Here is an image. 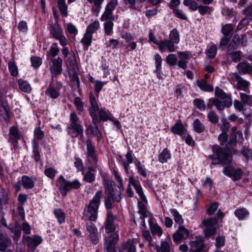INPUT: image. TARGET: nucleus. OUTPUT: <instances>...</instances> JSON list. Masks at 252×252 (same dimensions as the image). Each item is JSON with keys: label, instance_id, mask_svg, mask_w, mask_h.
<instances>
[{"label": "nucleus", "instance_id": "f257e3e1", "mask_svg": "<svg viewBox=\"0 0 252 252\" xmlns=\"http://www.w3.org/2000/svg\"><path fill=\"white\" fill-rule=\"evenodd\" d=\"M212 150L213 154L208 156V158L211 160V165L224 166L232 163L233 155L231 150L227 145L220 147L215 144L212 146Z\"/></svg>", "mask_w": 252, "mask_h": 252}, {"label": "nucleus", "instance_id": "f03ea898", "mask_svg": "<svg viewBox=\"0 0 252 252\" xmlns=\"http://www.w3.org/2000/svg\"><path fill=\"white\" fill-rule=\"evenodd\" d=\"M89 97L91 106L89 108V112L92 119L93 123L96 125L101 121H112V115L109 111H106L102 108L99 109L96 99L92 93H90Z\"/></svg>", "mask_w": 252, "mask_h": 252}, {"label": "nucleus", "instance_id": "7ed1b4c3", "mask_svg": "<svg viewBox=\"0 0 252 252\" xmlns=\"http://www.w3.org/2000/svg\"><path fill=\"white\" fill-rule=\"evenodd\" d=\"M67 132L71 137H78L82 143L85 142L83 128L79 118L74 112H72L70 115V124L67 128Z\"/></svg>", "mask_w": 252, "mask_h": 252}, {"label": "nucleus", "instance_id": "20e7f679", "mask_svg": "<svg viewBox=\"0 0 252 252\" xmlns=\"http://www.w3.org/2000/svg\"><path fill=\"white\" fill-rule=\"evenodd\" d=\"M103 195L102 189H99L95 193L87 206V214L90 221H95L97 218L98 210Z\"/></svg>", "mask_w": 252, "mask_h": 252}, {"label": "nucleus", "instance_id": "39448f33", "mask_svg": "<svg viewBox=\"0 0 252 252\" xmlns=\"http://www.w3.org/2000/svg\"><path fill=\"white\" fill-rule=\"evenodd\" d=\"M57 185L63 196L67 195L68 192L72 190H77L81 186V183L78 179L69 181L65 179L63 175H61L57 180Z\"/></svg>", "mask_w": 252, "mask_h": 252}, {"label": "nucleus", "instance_id": "423d86ee", "mask_svg": "<svg viewBox=\"0 0 252 252\" xmlns=\"http://www.w3.org/2000/svg\"><path fill=\"white\" fill-rule=\"evenodd\" d=\"M106 196L104 197V202L107 210H111L113 206V203L119 202L121 200V189H114L113 188L105 190Z\"/></svg>", "mask_w": 252, "mask_h": 252}, {"label": "nucleus", "instance_id": "0eeeda50", "mask_svg": "<svg viewBox=\"0 0 252 252\" xmlns=\"http://www.w3.org/2000/svg\"><path fill=\"white\" fill-rule=\"evenodd\" d=\"M222 173L233 182L240 180L244 174V171L241 168L236 167L231 163L223 166Z\"/></svg>", "mask_w": 252, "mask_h": 252}, {"label": "nucleus", "instance_id": "6e6552de", "mask_svg": "<svg viewBox=\"0 0 252 252\" xmlns=\"http://www.w3.org/2000/svg\"><path fill=\"white\" fill-rule=\"evenodd\" d=\"M49 30L53 37L58 40L61 45L63 46L66 45L67 40L64 35L63 30L58 23L50 25Z\"/></svg>", "mask_w": 252, "mask_h": 252}, {"label": "nucleus", "instance_id": "1a4fd4ad", "mask_svg": "<svg viewBox=\"0 0 252 252\" xmlns=\"http://www.w3.org/2000/svg\"><path fill=\"white\" fill-rule=\"evenodd\" d=\"M87 153L88 162L91 164L94 165V167L98 168L99 166L97 164V158L95 153V148L90 139L87 140Z\"/></svg>", "mask_w": 252, "mask_h": 252}, {"label": "nucleus", "instance_id": "9d476101", "mask_svg": "<svg viewBox=\"0 0 252 252\" xmlns=\"http://www.w3.org/2000/svg\"><path fill=\"white\" fill-rule=\"evenodd\" d=\"M116 219V216L113 215L111 210H107L106 219L104 223L106 233H110L116 230V225L115 221Z\"/></svg>", "mask_w": 252, "mask_h": 252}, {"label": "nucleus", "instance_id": "9b49d317", "mask_svg": "<svg viewBox=\"0 0 252 252\" xmlns=\"http://www.w3.org/2000/svg\"><path fill=\"white\" fill-rule=\"evenodd\" d=\"M171 131L181 136L185 139L186 143L189 145V136L187 133V129L184 127L182 123L177 122L171 127Z\"/></svg>", "mask_w": 252, "mask_h": 252}, {"label": "nucleus", "instance_id": "f8f14e48", "mask_svg": "<svg viewBox=\"0 0 252 252\" xmlns=\"http://www.w3.org/2000/svg\"><path fill=\"white\" fill-rule=\"evenodd\" d=\"M62 87L60 83L54 84L53 81L51 82L47 88L45 94L46 96L52 99H56L60 95V90Z\"/></svg>", "mask_w": 252, "mask_h": 252}, {"label": "nucleus", "instance_id": "ddd939ff", "mask_svg": "<svg viewBox=\"0 0 252 252\" xmlns=\"http://www.w3.org/2000/svg\"><path fill=\"white\" fill-rule=\"evenodd\" d=\"M50 62V70L53 76H57L62 72L63 60L60 57L57 59H51Z\"/></svg>", "mask_w": 252, "mask_h": 252}, {"label": "nucleus", "instance_id": "4468645a", "mask_svg": "<svg viewBox=\"0 0 252 252\" xmlns=\"http://www.w3.org/2000/svg\"><path fill=\"white\" fill-rule=\"evenodd\" d=\"M87 231L89 233V239L94 245L98 243V233L95 225L91 221L88 222L86 224Z\"/></svg>", "mask_w": 252, "mask_h": 252}, {"label": "nucleus", "instance_id": "2eb2a0df", "mask_svg": "<svg viewBox=\"0 0 252 252\" xmlns=\"http://www.w3.org/2000/svg\"><path fill=\"white\" fill-rule=\"evenodd\" d=\"M22 135L18 129L15 126H11L9 129L8 142L13 144L14 148H17L18 140L20 139Z\"/></svg>", "mask_w": 252, "mask_h": 252}, {"label": "nucleus", "instance_id": "dca6fc26", "mask_svg": "<svg viewBox=\"0 0 252 252\" xmlns=\"http://www.w3.org/2000/svg\"><path fill=\"white\" fill-rule=\"evenodd\" d=\"M24 242L27 246L31 249H33L38 246L42 242V239L41 237L34 235L32 237L30 236H23Z\"/></svg>", "mask_w": 252, "mask_h": 252}, {"label": "nucleus", "instance_id": "f3484780", "mask_svg": "<svg viewBox=\"0 0 252 252\" xmlns=\"http://www.w3.org/2000/svg\"><path fill=\"white\" fill-rule=\"evenodd\" d=\"M130 184L134 188L137 193L138 194L140 199L145 203H147V200L143 191L142 188L139 181L136 180L134 177L130 176L129 177Z\"/></svg>", "mask_w": 252, "mask_h": 252}, {"label": "nucleus", "instance_id": "a211bd4d", "mask_svg": "<svg viewBox=\"0 0 252 252\" xmlns=\"http://www.w3.org/2000/svg\"><path fill=\"white\" fill-rule=\"evenodd\" d=\"M221 100L218 98L215 97V101L213 102L216 107L217 109L219 111H223L226 107L229 108L232 104L231 97H227V99H221Z\"/></svg>", "mask_w": 252, "mask_h": 252}, {"label": "nucleus", "instance_id": "6ab92c4d", "mask_svg": "<svg viewBox=\"0 0 252 252\" xmlns=\"http://www.w3.org/2000/svg\"><path fill=\"white\" fill-rule=\"evenodd\" d=\"M175 44V43L172 40L164 39L160 41L158 48L161 51H167L169 52H173L175 51L178 48Z\"/></svg>", "mask_w": 252, "mask_h": 252}, {"label": "nucleus", "instance_id": "aec40b11", "mask_svg": "<svg viewBox=\"0 0 252 252\" xmlns=\"http://www.w3.org/2000/svg\"><path fill=\"white\" fill-rule=\"evenodd\" d=\"M189 235L188 230L183 225L179 226L178 230L173 234V239L174 242H178L186 239Z\"/></svg>", "mask_w": 252, "mask_h": 252}, {"label": "nucleus", "instance_id": "412c9836", "mask_svg": "<svg viewBox=\"0 0 252 252\" xmlns=\"http://www.w3.org/2000/svg\"><path fill=\"white\" fill-rule=\"evenodd\" d=\"M236 67L240 74H252V65L247 61L239 63Z\"/></svg>", "mask_w": 252, "mask_h": 252}, {"label": "nucleus", "instance_id": "4be33fe9", "mask_svg": "<svg viewBox=\"0 0 252 252\" xmlns=\"http://www.w3.org/2000/svg\"><path fill=\"white\" fill-rule=\"evenodd\" d=\"M234 76L235 80L237 82V89L238 90H242L247 92L250 85L249 82L243 79L237 73L234 74Z\"/></svg>", "mask_w": 252, "mask_h": 252}, {"label": "nucleus", "instance_id": "5701e85b", "mask_svg": "<svg viewBox=\"0 0 252 252\" xmlns=\"http://www.w3.org/2000/svg\"><path fill=\"white\" fill-rule=\"evenodd\" d=\"M154 218L152 216H149L148 223L150 229L153 235H158L160 236L162 234V230L161 227L157 224L155 223Z\"/></svg>", "mask_w": 252, "mask_h": 252}, {"label": "nucleus", "instance_id": "b1692460", "mask_svg": "<svg viewBox=\"0 0 252 252\" xmlns=\"http://www.w3.org/2000/svg\"><path fill=\"white\" fill-rule=\"evenodd\" d=\"M10 108L8 103L5 99L3 94L0 95V115L2 116H8L10 112Z\"/></svg>", "mask_w": 252, "mask_h": 252}, {"label": "nucleus", "instance_id": "393cba45", "mask_svg": "<svg viewBox=\"0 0 252 252\" xmlns=\"http://www.w3.org/2000/svg\"><path fill=\"white\" fill-rule=\"evenodd\" d=\"M96 168L94 166H89L88 168V171L85 173L84 171L82 172V174L84 175L83 180L89 183H93L95 179V174L93 173L96 171Z\"/></svg>", "mask_w": 252, "mask_h": 252}, {"label": "nucleus", "instance_id": "a878e982", "mask_svg": "<svg viewBox=\"0 0 252 252\" xmlns=\"http://www.w3.org/2000/svg\"><path fill=\"white\" fill-rule=\"evenodd\" d=\"M190 243H191L195 247V250H192V252H197L199 251L203 250V248L205 247L204 238L201 235L196 236L195 240L191 241Z\"/></svg>", "mask_w": 252, "mask_h": 252}, {"label": "nucleus", "instance_id": "bb28decb", "mask_svg": "<svg viewBox=\"0 0 252 252\" xmlns=\"http://www.w3.org/2000/svg\"><path fill=\"white\" fill-rule=\"evenodd\" d=\"M227 55L231 58L232 62L236 63L242 60L243 53L240 50H230V51L227 50Z\"/></svg>", "mask_w": 252, "mask_h": 252}, {"label": "nucleus", "instance_id": "cd10ccee", "mask_svg": "<svg viewBox=\"0 0 252 252\" xmlns=\"http://www.w3.org/2000/svg\"><path fill=\"white\" fill-rule=\"evenodd\" d=\"M234 214L239 220H245L250 215L249 211L244 207L238 208L235 210Z\"/></svg>", "mask_w": 252, "mask_h": 252}, {"label": "nucleus", "instance_id": "c85d7f7f", "mask_svg": "<svg viewBox=\"0 0 252 252\" xmlns=\"http://www.w3.org/2000/svg\"><path fill=\"white\" fill-rule=\"evenodd\" d=\"M22 185L24 189H31L34 187V181L29 176L24 175L21 178Z\"/></svg>", "mask_w": 252, "mask_h": 252}, {"label": "nucleus", "instance_id": "c756f323", "mask_svg": "<svg viewBox=\"0 0 252 252\" xmlns=\"http://www.w3.org/2000/svg\"><path fill=\"white\" fill-rule=\"evenodd\" d=\"M241 42V38L240 35L238 34H235L231 42L229 43L227 50L230 51V50H236L238 49Z\"/></svg>", "mask_w": 252, "mask_h": 252}, {"label": "nucleus", "instance_id": "7c9ffc66", "mask_svg": "<svg viewBox=\"0 0 252 252\" xmlns=\"http://www.w3.org/2000/svg\"><path fill=\"white\" fill-rule=\"evenodd\" d=\"M32 158L36 162H38L40 160V154L39 151V146L37 142L35 140L32 141Z\"/></svg>", "mask_w": 252, "mask_h": 252}, {"label": "nucleus", "instance_id": "2f4dec72", "mask_svg": "<svg viewBox=\"0 0 252 252\" xmlns=\"http://www.w3.org/2000/svg\"><path fill=\"white\" fill-rule=\"evenodd\" d=\"M234 31V27L232 24H226L222 25L221 32L223 36L232 38Z\"/></svg>", "mask_w": 252, "mask_h": 252}, {"label": "nucleus", "instance_id": "473e14b6", "mask_svg": "<svg viewBox=\"0 0 252 252\" xmlns=\"http://www.w3.org/2000/svg\"><path fill=\"white\" fill-rule=\"evenodd\" d=\"M197 86L202 90L205 92H211L213 91V87L208 84L207 81L204 80L200 81L197 80L196 81Z\"/></svg>", "mask_w": 252, "mask_h": 252}, {"label": "nucleus", "instance_id": "72a5a7b5", "mask_svg": "<svg viewBox=\"0 0 252 252\" xmlns=\"http://www.w3.org/2000/svg\"><path fill=\"white\" fill-rule=\"evenodd\" d=\"M126 161L125 160H122V162L126 172H128L129 167V164L132 163L133 161V158L132 156V152L129 150L125 155Z\"/></svg>", "mask_w": 252, "mask_h": 252}, {"label": "nucleus", "instance_id": "f704fd0d", "mask_svg": "<svg viewBox=\"0 0 252 252\" xmlns=\"http://www.w3.org/2000/svg\"><path fill=\"white\" fill-rule=\"evenodd\" d=\"M144 202L138 201V213L140 215V219L149 218V216H152L148 212Z\"/></svg>", "mask_w": 252, "mask_h": 252}, {"label": "nucleus", "instance_id": "c9c22d12", "mask_svg": "<svg viewBox=\"0 0 252 252\" xmlns=\"http://www.w3.org/2000/svg\"><path fill=\"white\" fill-rule=\"evenodd\" d=\"M92 4V10L97 15L101 8V5L104 0H87Z\"/></svg>", "mask_w": 252, "mask_h": 252}, {"label": "nucleus", "instance_id": "e433bc0d", "mask_svg": "<svg viewBox=\"0 0 252 252\" xmlns=\"http://www.w3.org/2000/svg\"><path fill=\"white\" fill-rule=\"evenodd\" d=\"M54 214L57 218L59 224H61L65 222V214L61 209H55L54 210Z\"/></svg>", "mask_w": 252, "mask_h": 252}, {"label": "nucleus", "instance_id": "4c0bfd02", "mask_svg": "<svg viewBox=\"0 0 252 252\" xmlns=\"http://www.w3.org/2000/svg\"><path fill=\"white\" fill-rule=\"evenodd\" d=\"M19 88L21 91L25 93H30L32 91V87L28 81L22 79H19Z\"/></svg>", "mask_w": 252, "mask_h": 252}, {"label": "nucleus", "instance_id": "58836bf2", "mask_svg": "<svg viewBox=\"0 0 252 252\" xmlns=\"http://www.w3.org/2000/svg\"><path fill=\"white\" fill-rule=\"evenodd\" d=\"M218 223V219L216 217H210L204 219L202 221V224L205 227H216V225Z\"/></svg>", "mask_w": 252, "mask_h": 252}, {"label": "nucleus", "instance_id": "ea45409f", "mask_svg": "<svg viewBox=\"0 0 252 252\" xmlns=\"http://www.w3.org/2000/svg\"><path fill=\"white\" fill-rule=\"evenodd\" d=\"M170 158L171 154L167 148H165L159 154L158 156V161L160 162L163 163L166 162Z\"/></svg>", "mask_w": 252, "mask_h": 252}, {"label": "nucleus", "instance_id": "a19ab883", "mask_svg": "<svg viewBox=\"0 0 252 252\" xmlns=\"http://www.w3.org/2000/svg\"><path fill=\"white\" fill-rule=\"evenodd\" d=\"M193 129L194 131L198 133H202L205 131V127L198 119H196L193 124Z\"/></svg>", "mask_w": 252, "mask_h": 252}, {"label": "nucleus", "instance_id": "79ce46f5", "mask_svg": "<svg viewBox=\"0 0 252 252\" xmlns=\"http://www.w3.org/2000/svg\"><path fill=\"white\" fill-rule=\"evenodd\" d=\"M70 81L73 89L75 91L80 90V80L78 74L75 72H74L71 77Z\"/></svg>", "mask_w": 252, "mask_h": 252}, {"label": "nucleus", "instance_id": "37998d69", "mask_svg": "<svg viewBox=\"0 0 252 252\" xmlns=\"http://www.w3.org/2000/svg\"><path fill=\"white\" fill-rule=\"evenodd\" d=\"M58 6L62 15L66 17L67 13V6L65 3V0H57Z\"/></svg>", "mask_w": 252, "mask_h": 252}, {"label": "nucleus", "instance_id": "c03bdc74", "mask_svg": "<svg viewBox=\"0 0 252 252\" xmlns=\"http://www.w3.org/2000/svg\"><path fill=\"white\" fill-rule=\"evenodd\" d=\"M59 51L60 50L58 47L57 43H54L51 47L49 51L47 53L48 59H56L55 57L59 54Z\"/></svg>", "mask_w": 252, "mask_h": 252}, {"label": "nucleus", "instance_id": "a18cd8bd", "mask_svg": "<svg viewBox=\"0 0 252 252\" xmlns=\"http://www.w3.org/2000/svg\"><path fill=\"white\" fill-rule=\"evenodd\" d=\"M134 164L137 169V173L143 177L146 178L147 177V173L144 165L141 164L138 159L134 161Z\"/></svg>", "mask_w": 252, "mask_h": 252}, {"label": "nucleus", "instance_id": "49530a36", "mask_svg": "<svg viewBox=\"0 0 252 252\" xmlns=\"http://www.w3.org/2000/svg\"><path fill=\"white\" fill-rule=\"evenodd\" d=\"M205 53L209 59H213L215 58L217 54V45L214 44L210 46L206 50Z\"/></svg>", "mask_w": 252, "mask_h": 252}, {"label": "nucleus", "instance_id": "de8ad7c7", "mask_svg": "<svg viewBox=\"0 0 252 252\" xmlns=\"http://www.w3.org/2000/svg\"><path fill=\"white\" fill-rule=\"evenodd\" d=\"M100 20L104 21H114L115 20V16L113 14V11L105 9V11L101 15Z\"/></svg>", "mask_w": 252, "mask_h": 252}, {"label": "nucleus", "instance_id": "09e8293b", "mask_svg": "<svg viewBox=\"0 0 252 252\" xmlns=\"http://www.w3.org/2000/svg\"><path fill=\"white\" fill-rule=\"evenodd\" d=\"M236 126H232L230 128V135L236 136L238 137V142L242 143L243 141V132L241 130H237Z\"/></svg>", "mask_w": 252, "mask_h": 252}, {"label": "nucleus", "instance_id": "8fccbe9b", "mask_svg": "<svg viewBox=\"0 0 252 252\" xmlns=\"http://www.w3.org/2000/svg\"><path fill=\"white\" fill-rule=\"evenodd\" d=\"M213 11L214 8L212 6L200 5L199 7L198 12L202 16L206 14L211 15Z\"/></svg>", "mask_w": 252, "mask_h": 252}, {"label": "nucleus", "instance_id": "3c124183", "mask_svg": "<svg viewBox=\"0 0 252 252\" xmlns=\"http://www.w3.org/2000/svg\"><path fill=\"white\" fill-rule=\"evenodd\" d=\"M73 103L75 107H76V109L78 111L79 114L80 115L82 113L84 112V103L83 102L81 99L79 97L77 96L74 98Z\"/></svg>", "mask_w": 252, "mask_h": 252}, {"label": "nucleus", "instance_id": "603ef678", "mask_svg": "<svg viewBox=\"0 0 252 252\" xmlns=\"http://www.w3.org/2000/svg\"><path fill=\"white\" fill-rule=\"evenodd\" d=\"M217 227H206L203 229V233L205 238L209 239L214 236L217 232Z\"/></svg>", "mask_w": 252, "mask_h": 252}, {"label": "nucleus", "instance_id": "864d4df0", "mask_svg": "<svg viewBox=\"0 0 252 252\" xmlns=\"http://www.w3.org/2000/svg\"><path fill=\"white\" fill-rule=\"evenodd\" d=\"M170 213L174 217V220L176 223L179 224V226L182 225L183 223V219L182 216L179 214V212L175 209L170 210Z\"/></svg>", "mask_w": 252, "mask_h": 252}, {"label": "nucleus", "instance_id": "5fc2aeb1", "mask_svg": "<svg viewBox=\"0 0 252 252\" xmlns=\"http://www.w3.org/2000/svg\"><path fill=\"white\" fill-rule=\"evenodd\" d=\"M99 28V22L95 20L94 22L87 27L86 32L93 34Z\"/></svg>", "mask_w": 252, "mask_h": 252}, {"label": "nucleus", "instance_id": "6e6d98bb", "mask_svg": "<svg viewBox=\"0 0 252 252\" xmlns=\"http://www.w3.org/2000/svg\"><path fill=\"white\" fill-rule=\"evenodd\" d=\"M225 237L224 235L218 236L216 238L215 247L217 250H220L225 244Z\"/></svg>", "mask_w": 252, "mask_h": 252}, {"label": "nucleus", "instance_id": "4d7b16f0", "mask_svg": "<svg viewBox=\"0 0 252 252\" xmlns=\"http://www.w3.org/2000/svg\"><path fill=\"white\" fill-rule=\"evenodd\" d=\"M93 35L92 34L86 32L84 37L82 39V43L87 48L88 46L91 45L92 41Z\"/></svg>", "mask_w": 252, "mask_h": 252}, {"label": "nucleus", "instance_id": "13d9d810", "mask_svg": "<svg viewBox=\"0 0 252 252\" xmlns=\"http://www.w3.org/2000/svg\"><path fill=\"white\" fill-rule=\"evenodd\" d=\"M240 153L242 154L247 160L252 159V150L243 146L240 151Z\"/></svg>", "mask_w": 252, "mask_h": 252}, {"label": "nucleus", "instance_id": "bf43d9fd", "mask_svg": "<svg viewBox=\"0 0 252 252\" xmlns=\"http://www.w3.org/2000/svg\"><path fill=\"white\" fill-rule=\"evenodd\" d=\"M169 40H172L175 44H178L180 41L179 34L176 28L170 32Z\"/></svg>", "mask_w": 252, "mask_h": 252}, {"label": "nucleus", "instance_id": "052dcab7", "mask_svg": "<svg viewBox=\"0 0 252 252\" xmlns=\"http://www.w3.org/2000/svg\"><path fill=\"white\" fill-rule=\"evenodd\" d=\"M231 38L223 36L220 39L219 43V48L221 50H224L228 46Z\"/></svg>", "mask_w": 252, "mask_h": 252}, {"label": "nucleus", "instance_id": "680f3d73", "mask_svg": "<svg viewBox=\"0 0 252 252\" xmlns=\"http://www.w3.org/2000/svg\"><path fill=\"white\" fill-rule=\"evenodd\" d=\"M155 60L156 69L154 72H158L159 74V72H161L162 63V59L159 54L157 53L155 55Z\"/></svg>", "mask_w": 252, "mask_h": 252}, {"label": "nucleus", "instance_id": "e2e57ef3", "mask_svg": "<svg viewBox=\"0 0 252 252\" xmlns=\"http://www.w3.org/2000/svg\"><path fill=\"white\" fill-rule=\"evenodd\" d=\"M195 107L201 111H204L206 109V106L203 100L200 98H195L193 101Z\"/></svg>", "mask_w": 252, "mask_h": 252}, {"label": "nucleus", "instance_id": "0e129e2a", "mask_svg": "<svg viewBox=\"0 0 252 252\" xmlns=\"http://www.w3.org/2000/svg\"><path fill=\"white\" fill-rule=\"evenodd\" d=\"M67 64L75 70L77 68V62L74 53L70 54L67 59Z\"/></svg>", "mask_w": 252, "mask_h": 252}, {"label": "nucleus", "instance_id": "69168bd1", "mask_svg": "<svg viewBox=\"0 0 252 252\" xmlns=\"http://www.w3.org/2000/svg\"><path fill=\"white\" fill-rule=\"evenodd\" d=\"M242 14L246 15L245 18L252 21V4L245 7L242 11Z\"/></svg>", "mask_w": 252, "mask_h": 252}, {"label": "nucleus", "instance_id": "338daca9", "mask_svg": "<svg viewBox=\"0 0 252 252\" xmlns=\"http://www.w3.org/2000/svg\"><path fill=\"white\" fill-rule=\"evenodd\" d=\"M156 250L158 252H170L169 245L167 242H163L160 246H156Z\"/></svg>", "mask_w": 252, "mask_h": 252}, {"label": "nucleus", "instance_id": "774afa93", "mask_svg": "<svg viewBox=\"0 0 252 252\" xmlns=\"http://www.w3.org/2000/svg\"><path fill=\"white\" fill-rule=\"evenodd\" d=\"M134 240H129L125 244V248L127 252H136L135 246L134 245Z\"/></svg>", "mask_w": 252, "mask_h": 252}]
</instances>
